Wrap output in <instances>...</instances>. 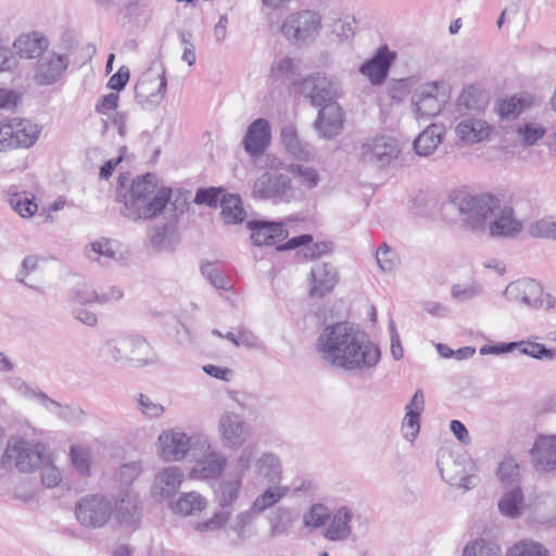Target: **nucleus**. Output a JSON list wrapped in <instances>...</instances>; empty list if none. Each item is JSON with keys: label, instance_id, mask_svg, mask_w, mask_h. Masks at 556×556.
Instances as JSON below:
<instances>
[{"label": "nucleus", "instance_id": "62", "mask_svg": "<svg viewBox=\"0 0 556 556\" xmlns=\"http://www.w3.org/2000/svg\"><path fill=\"white\" fill-rule=\"evenodd\" d=\"M54 414L60 419H62L66 422L79 421L85 416L84 410L79 406L74 405V404L62 405L61 403H60V406L56 407Z\"/></svg>", "mask_w": 556, "mask_h": 556}, {"label": "nucleus", "instance_id": "57", "mask_svg": "<svg viewBox=\"0 0 556 556\" xmlns=\"http://www.w3.org/2000/svg\"><path fill=\"white\" fill-rule=\"evenodd\" d=\"M202 275L210 281L216 289L226 290L230 288L229 281L225 276L216 268V266L206 262L201 265Z\"/></svg>", "mask_w": 556, "mask_h": 556}, {"label": "nucleus", "instance_id": "17", "mask_svg": "<svg viewBox=\"0 0 556 556\" xmlns=\"http://www.w3.org/2000/svg\"><path fill=\"white\" fill-rule=\"evenodd\" d=\"M113 509L121 526L131 530L138 529L142 515L138 494L131 490L121 491Z\"/></svg>", "mask_w": 556, "mask_h": 556}, {"label": "nucleus", "instance_id": "53", "mask_svg": "<svg viewBox=\"0 0 556 556\" xmlns=\"http://www.w3.org/2000/svg\"><path fill=\"white\" fill-rule=\"evenodd\" d=\"M10 205L24 218L33 216L38 210L34 197L29 198L26 194H13L10 199Z\"/></svg>", "mask_w": 556, "mask_h": 556}, {"label": "nucleus", "instance_id": "29", "mask_svg": "<svg viewBox=\"0 0 556 556\" xmlns=\"http://www.w3.org/2000/svg\"><path fill=\"white\" fill-rule=\"evenodd\" d=\"M425 408L424 392L418 389L414 393L410 402L405 406L406 414L402 424V431L408 441H414L419 433V418Z\"/></svg>", "mask_w": 556, "mask_h": 556}, {"label": "nucleus", "instance_id": "38", "mask_svg": "<svg viewBox=\"0 0 556 556\" xmlns=\"http://www.w3.org/2000/svg\"><path fill=\"white\" fill-rule=\"evenodd\" d=\"M523 507V493L519 485L511 486L498 501V509L502 515L509 518H517Z\"/></svg>", "mask_w": 556, "mask_h": 556}, {"label": "nucleus", "instance_id": "20", "mask_svg": "<svg viewBox=\"0 0 556 556\" xmlns=\"http://www.w3.org/2000/svg\"><path fill=\"white\" fill-rule=\"evenodd\" d=\"M531 460L536 471L548 472L556 469V434L536 437L530 451Z\"/></svg>", "mask_w": 556, "mask_h": 556}, {"label": "nucleus", "instance_id": "12", "mask_svg": "<svg viewBox=\"0 0 556 556\" xmlns=\"http://www.w3.org/2000/svg\"><path fill=\"white\" fill-rule=\"evenodd\" d=\"M217 430L222 445L228 450L242 447L252 435V428L244 417L229 410L219 416Z\"/></svg>", "mask_w": 556, "mask_h": 556}, {"label": "nucleus", "instance_id": "19", "mask_svg": "<svg viewBox=\"0 0 556 556\" xmlns=\"http://www.w3.org/2000/svg\"><path fill=\"white\" fill-rule=\"evenodd\" d=\"M509 301L538 308L543 305V289L534 279H521L509 283L504 292Z\"/></svg>", "mask_w": 556, "mask_h": 556}, {"label": "nucleus", "instance_id": "48", "mask_svg": "<svg viewBox=\"0 0 556 556\" xmlns=\"http://www.w3.org/2000/svg\"><path fill=\"white\" fill-rule=\"evenodd\" d=\"M254 511L252 509L241 511L236 515L229 529L236 533L237 538L241 541L251 536V526L254 522Z\"/></svg>", "mask_w": 556, "mask_h": 556}, {"label": "nucleus", "instance_id": "33", "mask_svg": "<svg viewBox=\"0 0 556 556\" xmlns=\"http://www.w3.org/2000/svg\"><path fill=\"white\" fill-rule=\"evenodd\" d=\"M455 132L464 143L473 144L489 137L490 127L488 123L482 119L467 117L457 124Z\"/></svg>", "mask_w": 556, "mask_h": 556}, {"label": "nucleus", "instance_id": "41", "mask_svg": "<svg viewBox=\"0 0 556 556\" xmlns=\"http://www.w3.org/2000/svg\"><path fill=\"white\" fill-rule=\"evenodd\" d=\"M222 217L226 224L242 223L245 217V211L239 195L225 194L220 200Z\"/></svg>", "mask_w": 556, "mask_h": 556}, {"label": "nucleus", "instance_id": "40", "mask_svg": "<svg viewBox=\"0 0 556 556\" xmlns=\"http://www.w3.org/2000/svg\"><path fill=\"white\" fill-rule=\"evenodd\" d=\"M289 493L288 486L271 485L268 486L262 494H260L252 503L251 509L255 514H261L264 510L275 506Z\"/></svg>", "mask_w": 556, "mask_h": 556}, {"label": "nucleus", "instance_id": "5", "mask_svg": "<svg viewBox=\"0 0 556 556\" xmlns=\"http://www.w3.org/2000/svg\"><path fill=\"white\" fill-rule=\"evenodd\" d=\"M323 17L314 10L290 13L281 23L282 36L292 45L304 46L314 42L323 27Z\"/></svg>", "mask_w": 556, "mask_h": 556}, {"label": "nucleus", "instance_id": "10", "mask_svg": "<svg viewBox=\"0 0 556 556\" xmlns=\"http://www.w3.org/2000/svg\"><path fill=\"white\" fill-rule=\"evenodd\" d=\"M113 514L111 501L101 494L83 496L75 505L77 521L85 528H103Z\"/></svg>", "mask_w": 556, "mask_h": 556}, {"label": "nucleus", "instance_id": "39", "mask_svg": "<svg viewBox=\"0 0 556 556\" xmlns=\"http://www.w3.org/2000/svg\"><path fill=\"white\" fill-rule=\"evenodd\" d=\"M242 481L240 478L223 479L214 490L215 498L223 508L230 507L239 497Z\"/></svg>", "mask_w": 556, "mask_h": 556}, {"label": "nucleus", "instance_id": "46", "mask_svg": "<svg viewBox=\"0 0 556 556\" xmlns=\"http://www.w3.org/2000/svg\"><path fill=\"white\" fill-rule=\"evenodd\" d=\"M463 556H501V547L494 542L478 539L465 546Z\"/></svg>", "mask_w": 556, "mask_h": 556}, {"label": "nucleus", "instance_id": "42", "mask_svg": "<svg viewBox=\"0 0 556 556\" xmlns=\"http://www.w3.org/2000/svg\"><path fill=\"white\" fill-rule=\"evenodd\" d=\"M270 535H287L293 522L292 511L288 507H278L268 517Z\"/></svg>", "mask_w": 556, "mask_h": 556}, {"label": "nucleus", "instance_id": "4", "mask_svg": "<svg viewBox=\"0 0 556 556\" xmlns=\"http://www.w3.org/2000/svg\"><path fill=\"white\" fill-rule=\"evenodd\" d=\"M106 354L116 363L142 367L156 362L155 353L147 340L134 336H118L106 340Z\"/></svg>", "mask_w": 556, "mask_h": 556}, {"label": "nucleus", "instance_id": "6", "mask_svg": "<svg viewBox=\"0 0 556 556\" xmlns=\"http://www.w3.org/2000/svg\"><path fill=\"white\" fill-rule=\"evenodd\" d=\"M45 445L39 442L12 438L2 456L4 468L14 467L21 472H31L43 462Z\"/></svg>", "mask_w": 556, "mask_h": 556}, {"label": "nucleus", "instance_id": "24", "mask_svg": "<svg viewBox=\"0 0 556 556\" xmlns=\"http://www.w3.org/2000/svg\"><path fill=\"white\" fill-rule=\"evenodd\" d=\"M394 59L395 53L391 52L388 46H382L370 60L361 66L359 72L367 76L372 85H381L386 80Z\"/></svg>", "mask_w": 556, "mask_h": 556}, {"label": "nucleus", "instance_id": "28", "mask_svg": "<svg viewBox=\"0 0 556 556\" xmlns=\"http://www.w3.org/2000/svg\"><path fill=\"white\" fill-rule=\"evenodd\" d=\"M202 459H198L191 469L190 476L195 479H214L222 475L227 466V457L218 452L212 451Z\"/></svg>", "mask_w": 556, "mask_h": 556}, {"label": "nucleus", "instance_id": "37", "mask_svg": "<svg viewBox=\"0 0 556 556\" xmlns=\"http://www.w3.org/2000/svg\"><path fill=\"white\" fill-rule=\"evenodd\" d=\"M205 507V497L194 491L182 493L176 502L170 503L172 510L182 516L194 515L202 511Z\"/></svg>", "mask_w": 556, "mask_h": 556}, {"label": "nucleus", "instance_id": "50", "mask_svg": "<svg viewBox=\"0 0 556 556\" xmlns=\"http://www.w3.org/2000/svg\"><path fill=\"white\" fill-rule=\"evenodd\" d=\"M459 110L479 111L484 106L480 91L475 86L466 87L457 99Z\"/></svg>", "mask_w": 556, "mask_h": 556}, {"label": "nucleus", "instance_id": "13", "mask_svg": "<svg viewBox=\"0 0 556 556\" xmlns=\"http://www.w3.org/2000/svg\"><path fill=\"white\" fill-rule=\"evenodd\" d=\"M70 65L67 54L48 51L34 66L33 79L38 86H51L61 80Z\"/></svg>", "mask_w": 556, "mask_h": 556}, {"label": "nucleus", "instance_id": "54", "mask_svg": "<svg viewBox=\"0 0 556 556\" xmlns=\"http://www.w3.org/2000/svg\"><path fill=\"white\" fill-rule=\"evenodd\" d=\"M225 339L231 341L236 346L254 349L260 346L258 338L247 328H239L237 332L228 331Z\"/></svg>", "mask_w": 556, "mask_h": 556}, {"label": "nucleus", "instance_id": "16", "mask_svg": "<svg viewBox=\"0 0 556 556\" xmlns=\"http://www.w3.org/2000/svg\"><path fill=\"white\" fill-rule=\"evenodd\" d=\"M160 456L166 462L184 459L191 450V438L179 430H164L157 439Z\"/></svg>", "mask_w": 556, "mask_h": 556}, {"label": "nucleus", "instance_id": "36", "mask_svg": "<svg viewBox=\"0 0 556 556\" xmlns=\"http://www.w3.org/2000/svg\"><path fill=\"white\" fill-rule=\"evenodd\" d=\"M282 464L278 455L273 452L263 453L255 460V476L269 483H277L281 479Z\"/></svg>", "mask_w": 556, "mask_h": 556}, {"label": "nucleus", "instance_id": "1", "mask_svg": "<svg viewBox=\"0 0 556 556\" xmlns=\"http://www.w3.org/2000/svg\"><path fill=\"white\" fill-rule=\"evenodd\" d=\"M317 348L325 362L350 375L375 368L381 358L379 346L349 323L325 327L317 339Z\"/></svg>", "mask_w": 556, "mask_h": 556}, {"label": "nucleus", "instance_id": "2", "mask_svg": "<svg viewBox=\"0 0 556 556\" xmlns=\"http://www.w3.org/2000/svg\"><path fill=\"white\" fill-rule=\"evenodd\" d=\"M172 189L157 188V177L148 173L132 180L129 192L124 194L122 215L131 219H149L157 216L169 203Z\"/></svg>", "mask_w": 556, "mask_h": 556}, {"label": "nucleus", "instance_id": "64", "mask_svg": "<svg viewBox=\"0 0 556 556\" xmlns=\"http://www.w3.org/2000/svg\"><path fill=\"white\" fill-rule=\"evenodd\" d=\"M142 472L140 463L132 462L121 466L118 479L125 485H130Z\"/></svg>", "mask_w": 556, "mask_h": 556}, {"label": "nucleus", "instance_id": "58", "mask_svg": "<svg viewBox=\"0 0 556 556\" xmlns=\"http://www.w3.org/2000/svg\"><path fill=\"white\" fill-rule=\"evenodd\" d=\"M230 511L219 510L212 518L203 522H198L195 529L201 532H211L223 529L229 521Z\"/></svg>", "mask_w": 556, "mask_h": 556}, {"label": "nucleus", "instance_id": "60", "mask_svg": "<svg viewBox=\"0 0 556 556\" xmlns=\"http://www.w3.org/2000/svg\"><path fill=\"white\" fill-rule=\"evenodd\" d=\"M290 170L302 178L308 189L315 188L319 182V174L312 167H306L304 165H291Z\"/></svg>", "mask_w": 556, "mask_h": 556}, {"label": "nucleus", "instance_id": "63", "mask_svg": "<svg viewBox=\"0 0 556 556\" xmlns=\"http://www.w3.org/2000/svg\"><path fill=\"white\" fill-rule=\"evenodd\" d=\"M376 260L383 271H391L395 267V254L390 250L387 243H382L377 249Z\"/></svg>", "mask_w": 556, "mask_h": 556}, {"label": "nucleus", "instance_id": "43", "mask_svg": "<svg viewBox=\"0 0 556 556\" xmlns=\"http://www.w3.org/2000/svg\"><path fill=\"white\" fill-rule=\"evenodd\" d=\"M526 100L522 97L513 96L502 99L496 103L495 111L501 119H515L526 109Z\"/></svg>", "mask_w": 556, "mask_h": 556}, {"label": "nucleus", "instance_id": "52", "mask_svg": "<svg viewBox=\"0 0 556 556\" xmlns=\"http://www.w3.org/2000/svg\"><path fill=\"white\" fill-rule=\"evenodd\" d=\"M520 353L525 355H529L536 359H555L556 358V348L548 349L544 344L531 342V341H520Z\"/></svg>", "mask_w": 556, "mask_h": 556}, {"label": "nucleus", "instance_id": "31", "mask_svg": "<svg viewBox=\"0 0 556 556\" xmlns=\"http://www.w3.org/2000/svg\"><path fill=\"white\" fill-rule=\"evenodd\" d=\"M313 241V236L305 233L291 238L286 243L280 244L278 251L293 250L300 247H305L304 256L306 258H319L323 255L330 253L333 249V244L330 241H319L309 245Z\"/></svg>", "mask_w": 556, "mask_h": 556}, {"label": "nucleus", "instance_id": "22", "mask_svg": "<svg viewBox=\"0 0 556 556\" xmlns=\"http://www.w3.org/2000/svg\"><path fill=\"white\" fill-rule=\"evenodd\" d=\"M184 480V473L177 466L162 469L155 476L152 485V496L156 501H165L173 497L179 490Z\"/></svg>", "mask_w": 556, "mask_h": 556}, {"label": "nucleus", "instance_id": "56", "mask_svg": "<svg viewBox=\"0 0 556 556\" xmlns=\"http://www.w3.org/2000/svg\"><path fill=\"white\" fill-rule=\"evenodd\" d=\"M86 255L91 261H98L100 256L112 260L116 258V252L113 250L111 241L105 238L90 243V245L86 248Z\"/></svg>", "mask_w": 556, "mask_h": 556}, {"label": "nucleus", "instance_id": "9", "mask_svg": "<svg viewBox=\"0 0 556 556\" xmlns=\"http://www.w3.org/2000/svg\"><path fill=\"white\" fill-rule=\"evenodd\" d=\"M166 90L165 68L161 64L160 71L150 67L141 75L135 87V98L143 110L151 111L163 101Z\"/></svg>", "mask_w": 556, "mask_h": 556}, {"label": "nucleus", "instance_id": "44", "mask_svg": "<svg viewBox=\"0 0 556 556\" xmlns=\"http://www.w3.org/2000/svg\"><path fill=\"white\" fill-rule=\"evenodd\" d=\"M496 476L498 480L507 486L519 485L520 468L517 462L511 457L504 458L497 467Z\"/></svg>", "mask_w": 556, "mask_h": 556}, {"label": "nucleus", "instance_id": "32", "mask_svg": "<svg viewBox=\"0 0 556 556\" xmlns=\"http://www.w3.org/2000/svg\"><path fill=\"white\" fill-rule=\"evenodd\" d=\"M331 522L325 530L324 536L332 542L346 540L351 535L350 522L353 518V511L348 506H341L330 514Z\"/></svg>", "mask_w": 556, "mask_h": 556}, {"label": "nucleus", "instance_id": "14", "mask_svg": "<svg viewBox=\"0 0 556 556\" xmlns=\"http://www.w3.org/2000/svg\"><path fill=\"white\" fill-rule=\"evenodd\" d=\"M440 473L448 484L464 490L475 488L480 480L475 473L473 462L467 457L452 459L440 468Z\"/></svg>", "mask_w": 556, "mask_h": 556}, {"label": "nucleus", "instance_id": "47", "mask_svg": "<svg viewBox=\"0 0 556 556\" xmlns=\"http://www.w3.org/2000/svg\"><path fill=\"white\" fill-rule=\"evenodd\" d=\"M256 457V448L252 445H248L243 447L239 455L235 460V478H242L251 470V468L255 467Z\"/></svg>", "mask_w": 556, "mask_h": 556}, {"label": "nucleus", "instance_id": "49", "mask_svg": "<svg viewBox=\"0 0 556 556\" xmlns=\"http://www.w3.org/2000/svg\"><path fill=\"white\" fill-rule=\"evenodd\" d=\"M330 518V513L326 505L320 503L313 504L303 515V523L306 528L317 529L326 525Z\"/></svg>", "mask_w": 556, "mask_h": 556}, {"label": "nucleus", "instance_id": "23", "mask_svg": "<svg viewBox=\"0 0 556 556\" xmlns=\"http://www.w3.org/2000/svg\"><path fill=\"white\" fill-rule=\"evenodd\" d=\"M270 138L269 122L265 118H256L248 127L243 138V148L249 155L258 156L270 143Z\"/></svg>", "mask_w": 556, "mask_h": 556}, {"label": "nucleus", "instance_id": "8", "mask_svg": "<svg viewBox=\"0 0 556 556\" xmlns=\"http://www.w3.org/2000/svg\"><path fill=\"white\" fill-rule=\"evenodd\" d=\"M300 92L309 99L314 106L323 108L328 103H337L336 100L342 93V86L337 78L317 72L301 81Z\"/></svg>", "mask_w": 556, "mask_h": 556}, {"label": "nucleus", "instance_id": "61", "mask_svg": "<svg viewBox=\"0 0 556 556\" xmlns=\"http://www.w3.org/2000/svg\"><path fill=\"white\" fill-rule=\"evenodd\" d=\"M222 188H200L197 190L194 195V202L197 204H206L208 206H216L219 201Z\"/></svg>", "mask_w": 556, "mask_h": 556}, {"label": "nucleus", "instance_id": "55", "mask_svg": "<svg viewBox=\"0 0 556 556\" xmlns=\"http://www.w3.org/2000/svg\"><path fill=\"white\" fill-rule=\"evenodd\" d=\"M529 235L533 238L556 239V222L541 218L530 224Z\"/></svg>", "mask_w": 556, "mask_h": 556}, {"label": "nucleus", "instance_id": "27", "mask_svg": "<svg viewBox=\"0 0 556 556\" xmlns=\"http://www.w3.org/2000/svg\"><path fill=\"white\" fill-rule=\"evenodd\" d=\"M437 85L421 86L416 90L412 97V104L415 112L420 117H432L439 114L442 110V104L437 98Z\"/></svg>", "mask_w": 556, "mask_h": 556}, {"label": "nucleus", "instance_id": "11", "mask_svg": "<svg viewBox=\"0 0 556 556\" xmlns=\"http://www.w3.org/2000/svg\"><path fill=\"white\" fill-rule=\"evenodd\" d=\"M41 128L26 118L14 117L0 126V150L29 148L35 144Z\"/></svg>", "mask_w": 556, "mask_h": 556}, {"label": "nucleus", "instance_id": "59", "mask_svg": "<svg viewBox=\"0 0 556 556\" xmlns=\"http://www.w3.org/2000/svg\"><path fill=\"white\" fill-rule=\"evenodd\" d=\"M138 409L149 418H157L164 413V407L153 402L149 396L140 393L137 399Z\"/></svg>", "mask_w": 556, "mask_h": 556}, {"label": "nucleus", "instance_id": "30", "mask_svg": "<svg viewBox=\"0 0 556 556\" xmlns=\"http://www.w3.org/2000/svg\"><path fill=\"white\" fill-rule=\"evenodd\" d=\"M280 137L287 152L294 159L300 161H309L314 159L315 148L311 143L301 140L298 137L296 129L293 125L283 126Z\"/></svg>", "mask_w": 556, "mask_h": 556}, {"label": "nucleus", "instance_id": "15", "mask_svg": "<svg viewBox=\"0 0 556 556\" xmlns=\"http://www.w3.org/2000/svg\"><path fill=\"white\" fill-rule=\"evenodd\" d=\"M400 153L396 141L392 138L380 136L367 140L361 148V157L364 162L389 165Z\"/></svg>", "mask_w": 556, "mask_h": 556}, {"label": "nucleus", "instance_id": "3", "mask_svg": "<svg viewBox=\"0 0 556 556\" xmlns=\"http://www.w3.org/2000/svg\"><path fill=\"white\" fill-rule=\"evenodd\" d=\"M448 204L458 212L462 223L472 231L485 230L488 220L498 208V199L488 193L473 194L467 190H454Z\"/></svg>", "mask_w": 556, "mask_h": 556}, {"label": "nucleus", "instance_id": "21", "mask_svg": "<svg viewBox=\"0 0 556 556\" xmlns=\"http://www.w3.org/2000/svg\"><path fill=\"white\" fill-rule=\"evenodd\" d=\"M493 219L486 225L491 237L513 238L522 230L521 222L515 217L511 206L505 205L494 212Z\"/></svg>", "mask_w": 556, "mask_h": 556}, {"label": "nucleus", "instance_id": "35", "mask_svg": "<svg viewBox=\"0 0 556 556\" xmlns=\"http://www.w3.org/2000/svg\"><path fill=\"white\" fill-rule=\"evenodd\" d=\"M444 135L445 128L443 125H429L414 141L416 153L422 156L432 154L442 142Z\"/></svg>", "mask_w": 556, "mask_h": 556}, {"label": "nucleus", "instance_id": "7", "mask_svg": "<svg viewBox=\"0 0 556 556\" xmlns=\"http://www.w3.org/2000/svg\"><path fill=\"white\" fill-rule=\"evenodd\" d=\"M252 197L274 203H289L295 199V191L287 174L265 172L254 181Z\"/></svg>", "mask_w": 556, "mask_h": 556}, {"label": "nucleus", "instance_id": "34", "mask_svg": "<svg viewBox=\"0 0 556 556\" xmlns=\"http://www.w3.org/2000/svg\"><path fill=\"white\" fill-rule=\"evenodd\" d=\"M49 46L48 39L38 33L22 35L13 43L21 58L36 59L45 54Z\"/></svg>", "mask_w": 556, "mask_h": 556}, {"label": "nucleus", "instance_id": "18", "mask_svg": "<svg viewBox=\"0 0 556 556\" xmlns=\"http://www.w3.org/2000/svg\"><path fill=\"white\" fill-rule=\"evenodd\" d=\"M247 227L251 230V240L255 245H275L288 237L283 223L260 219L248 220Z\"/></svg>", "mask_w": 556, "mask_h": 556}, {"label": "nucleus", "instance_id": "26", "mask_svg": "<svg viewBox=\"0 0 556 556\" xmlns=\"http://www.w3.org/2000/svg\"><path fill=\"white\" fill-rule=\"evenodd\" d=\"M338 280L339 275L333 265L329 263L316 264L311 270V295L323 298L333 290Z\"/></svg>", "mask_w": 556, "mask_h": 556}, {"label": "nucleus", "instance_id": "45", "mask_svg": "<svg viewBox=\"0 0 556 556\" xmlns=\"http://www.w3.org/2000/svg\"><path fill=\"white\" fill-rule=\"evenodd\" d=\"M506 556H548V552L539 542L520 540L507 549Z\"/></svg>", "mask_w": 556, "mask_h": 556}, {"label": "nucleus", "instance_id": "25", "mask_svg": "<svg viewBox=\"0 0 556 556\" xmlns=\"http://www.w3.org/2000/svg\"><path fill=\"white\" fill-rule=\"evenodd\" d=\"M316 129L325 139L337 137L343 128V111L338 103H328L320 108L315 122Z\"/></svg>", "mask_w": 556, "mask_h": 556}, {"label": "nucleus", "instance_id": "51", "mask_svg": "<svg viewBox=\"0 0 556 556\" xmlns=\"http://www.w3.org/2000/svg\"><path fill=\"white\" fill-rule=\"evenodd\" d=\"M546 129L542 125L526 123L517 128V135L523 147L534 146L544 137Z\"/></svg>", "mask_w": 556, "mask_h": 556}]
</instances>
